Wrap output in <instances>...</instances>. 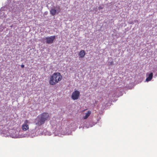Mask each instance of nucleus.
<instances>
[{
    "label": "nucleus",
    "instance_id": "obj_8",
    "mask_svg": "<svg viewBox=\"0 0 157 157\" xmlns=\"http://www.w3.org/2000/svg\"><path fill=\"white\" fill-rule=\"evenodd\" d=\"M153 77V73L151 72L148 75V77L146 79L147 82H149L151 80Z\"/></svg>",
    "mask_w": 157,
    "mask_h": 157
},
{
    "label": "nucleus",
    "instance_id": "obj_3",
    "mask_svg": "<svg viewBox=\"0 0 157 157\" xmlns=\"http://www.w3.org/2000/svg\"><path fill=\"white\" fill-rule=\"evenodd\" d=\"M57 9L56 10L54 8H52L50 10V13L51 15L53 16H54L56 15V14H58L59 13L61 12V10L59 6L57 7Z\"/></svg>",
    "mask_w": 157,
    "mask_h": 157
},
{
    "label": "nucleus",
    "instance_id": "obj_11",
    "mask_svg": "<svg viewBox=\"0 0 157 157\" xmlns=\"http://www.w3.org/2000/svg\"><path fill=\"white\" fill-rule=\"evenodd\" d=\"M21 67H22V68H23L24 67V65L23 64H22L21 65Z\"/></svg>",
    "mask_w": 157,
    "mask_h": 157
},
{
    "label": "nucleus",
    "instance_id": "obj_5",
    "mask_svg": "<svg viewBox=\"0 0 157 157\" xmlns=\"http://www.w3.org/2000/svg\"><path fill=\"white\" fill-rule=\"evenodd\" d=\"M56 38L55 36H51L50 37H46L45 39L46 40V43L48 44H52Z\"/></svg>",
    "mask_w": 157,
    "mask_h": 157
},
{
    "label": "nucleus",
    "instance_id": "obj_4",
    "mask_svg": "<svg viewBox=\"0 0 157 157\" xmlns=\"http://www.w3.org/2000/svg\"><path fill=\"white\" fill-rule=\"evenodd\" d=\"M80 92L78 90H75L72 94L71 98L74 100H77L78 99L80 96Z\"/></svg>",
    "mask_w": 157,
    "mask_h": 157
},
{
    "label": "nucleus",
    "instance_id": "obj_2",
    "mask_svg": "<svg viewBox=\"0 0 157 157\" xmlns=\"http://www.w3.org/2000/svg\"><path fill=\"white\" fill-rule=\"evenodd\" d=\"M62 79V76L59 72H55L50 76L49 83L52 85H54L58 83Z\"/></svg>",
    "mask_w": 157,
    "mask_h": 157
},
{
    "label": "nucleus",
    "instance_id": "obj_6",
    "mask_svg": "<svg viewBox=\"0 0 157 157\" xmlns=\"http://www.w3.org/2000/svg\"><path fill=\"white\" fill-rule=\"evenodd\" d=\"M28 123V121H25L24 123L22 125L21 128L24 131H26L29 129V125L27 124Z\"/></svg>",
    "mask_w": 157,
    "mask_h": 157
},
{
    "label": "nucleus",
    "instance_id": "obj_7",
    "mask_svg": "<svg viewBox=\"0 0 157 157\" xmlns=\"http://www.w3.org/2000/svg\"><path fill=\"white\" fill-rule=\"evenodd\" d=\"M86 53L84 50L81 51L78 54V55L80 58H83L85 55Z\"/></svg>",
    "mask_w": 157,
    "mask_h": 157
},
{
    "label": "nucleus",
    "instance_id": "obj_10",
    "mask_svg": "<svg viewBox=\"0 0 157 157\" xmlns=\"http://www.w3.org/2000/svg\"><path fill=\"white\" fill-rule=\"evenodd\" d=\"M103 8V7H102L101 6H100L99 7V9L100 10V9H102Z\"/></svg>",
    "mask_w": 157,
    "mask_h": 157
},
{
    "label": "nucleus",
    "instance_id": "obj_12",
    "mask_svg": "<svg viewBox=\"0 0 157 157\" xmlns=\"http://www.w3.org/2000/svg\"><path fill=\"white\" fill-rule=\"evenodd\" d=\"M113 64V62H111L110 63V64L111 65H112Z\"/></svg>",
    "mask_w": 157,
    "mask_h": 157
},
{
    "label": "nucleus",
    "instance_id": "obj_9",
    "mask_svg": "<svg viewBox=\"0 0 157 157\" xmlns=\"http://www.w3.org/2000/svg\"><path fill=\"white\" fill-rule=\"evenodd\" d=\"M91 113V111H88L87 113H86V115L85 116H84L83 118L84 119H86L88 118V117L90 116Z\"/></svg>",
    "mask_w": 157,
    "mask_h": 157
},
{
    "label": "nucleus",
    "instance_id": "obj_1",
    "mask_svg": "<svg viewBox=\"0 0 157 157\" xmlns=\"http://www.w3.org/2000/svg\"><path fill=\"white\" fill-rule=\"evenodd\" d=\"M50 119V115L48 113L44 112L39 115L35 120L36 124L38 126L43 124L47 120Z\"/></svg>",
    "mask_w": 157,
    "mask_h": 157
}]
</instances>
